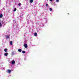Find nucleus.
Wrapping results in <instances>:
<instances>
[{"mask_svg":"<svg viewBox=\"0 0 79 79\" xmlns=\"http://www.w3.org/2000/svg\"><path fill=\"white\" fill-rule=\"evenodd\" d=\"M21 51H22V50H21V49H18V51L19 52H21Z\"/></svg>","mask_w":79,"mask_h":79,"instance_id":"obj_3","label":"nucleus"},{"mask_svg":"<svg viewBox=\"0 0 79 79\" xmlns=\"http://www.w3.org/2000/svg\"><path fill=\"white\" fill-rule=\"evenodd\" d=\"M6 39H8V38H9V36L8 35H6Z\"/></svg>","mask_w":79,"mask_h":79,"instance_id":"obj_11","label":"nucleus"},{"mask_svg":"<svg viewBox=\"0 0 79 79\" xmlns=\"http://www.w3.org/2000/svg\"><path fill=\"white\" fill-rule=\"evenodd\" d=\"M11 71L10 70H7V72H8L9 73H10L11 72Z\"/></svg>","mask_w":79,"mask_h":79,"instance_id":"obj_5","label":"nucleus"},{"mask_svg":"<svg viewBox=\"0 0 79 79\" xmlns=\"http://www.w3.org/2000/svg\"><path fill=\"white\" fill-rule=\"evenodd\" d=\"M48 4H46V6H48Z\"/></svg>","mask_w":79,"mask_h":79,"instance_id":"obj_17","label":"nucleus"},{"mask_svg":"<svg viewBox=\"0 0 79 79\" xmlns=\"http://www.w3.org/2000/svg\"><path fill=\"white\" fill-rule=\"evenodd\" d=\"M24 46L25 48H27V45L26 44H24Z\"/></svg>","mask_w":79,"mask_h":79,"instance_id":"obj_1","label":"nucleus"},{"mask_svg":"<svg viewBox=\"0 0 79 79\" xmlns=\"http://www.w3.org/2000/svg\"><path fill=\"white\" fill-rule=\"evenodd\" d=\"M50 2H52L53 0H49Z\"/></svg>","mask_w":79,"mask_h":79,"instance_id":"obj_19","label":"nucleus"},{"mask_svg":"<svg viewBox=\"0 0 79 79\" xmlns=\"http://www.w3.org/2000/svg\"><path fill=\"white\" fill-rule=\"evenodd\" d=\"M69 13H68V15H69Z\"/></svg>","mask_w":79,"mask_h":79,"instance_id":"obj_20","label":"nucleus"},{"mask_svg":"<svg viewBox=\"0 0 79 79\" xmlns=\"http://www.w3.org/2000/svg\"><path fill=\"white\" fill-rule=\"evenodd\" d=\"M7 49H4V51L5 52H6L7 51Z\"/></svg>","mask_w":79,"mask_h":79,"instance_id":"obj_8","label":"nucleus"},{"mask_svg":"<svg viewBox=\"0 0 79 79\" xmlns=\"http://www.w3.org/2000/svg\"><path fill=\"white\" fill-rule=\"evenodd\" d=\"M16 10V8H15L14 10V11H15Z\"/></svg>","mask_w":79,"mask_h":79,"instance_id":"obj_12","label":"nucleus"},{"mask_svg":"<svg viewBox=\"0 0 79 79\" xmlns=\"http://www.w3.org/2000/svg\"><path fill=\"white\" fill-rule=\"evenodd\" d=\"M19 6H21V3H19Z\"/></svg>","mask_w":79,"mask_h":79,"instance_id":"obj_16","label":"nucleus"},{"mask_svg":"<svg viewBox=\"0 0 79 79\" xmlns=\"http://www.w3.org/2000/svg\"><path fill=\"white\" fill-rule=\"evenodd\" d=\"M11 62L12 64H15V61L14 60H12L11 61Z\"/></svg>","mask_w":79,"mask_h":79,"instance_id":"obj_2","label":"nucleus"},{"mask_svg":"<svg viewBox=\"0 0 79 79\" xmlns=\"http://www.w3.org/2000/svg\"><path fill=\"white\" fill-rule=\"evenodd\" d=\"M22 53H25V51H23L22 52Z\"/></svg>","mask_w":79,"mask_h":79,"instance_id":"obj_15","label":"nucleus"},{"mask_svg":"<svg viewBox=\"0 0 79 79\" xmlns=\"http://www.w3.org/2000/svg\"><path fill=\"white\" fill-rule=\"evenodd\" d=\"M33 2V0H30V3H32Z\"/></svg>","mask_w":79,"mask_h":79,"instance_id":"obj_10","label":"nucleus"},{"mask_svg":"<svg viewBox=\"0 0 79 79\" xmlns=\"http://www.w3.org/2000/svg\"><path fill=\"white\" fill-rule=\"evenodd\" d=\"M5 56H8V53L7 52L6 53L4 54Z\"/></svg>","mask_w":79,"mask_h":79,"instance_id":"obj_4","label":"nucleus"},{"mask_svg":"<svg viewBox=\"0 0 79 79\" xmlns=\"http://www.w3.org/2000/svg\"><path fill=\"white\" fill-rule=\"evenodd\" d=\"M3 17V15L2 14L0 15V18H2Z\"/></svg>","mask_w":79,"mask_h":79,"instance_id":"obj_6","label":"nucleus"},{"mask_svg":"<svg viewBox=\"0 0 79 79\" xmlns=\"http://www.w3.org/2000/svg\"><path fill=\"white\" fill-rule=\"evenodd\" d=\"M2 26V23H0V27Z\"/></svg>","mask_w":79,"mask_h":79,"instance_id":"obj_13","label":"nucleus"},{"mask_svg":"<svg viewBox=\"0 0 79 79\" xmlns=\"http://www.w3.org/2000/svg\"><path fill=\"white\" fill-rule=\"evenodd\" d=\"M56 2H59V0H56Z\"/></svg>","mask_w":79,"mask_h":79,"instance_id":"obj_18","label":"nucleus"},{"mask_svg":"<svg viewBox=\"0 0 79 79\" xmlns=\"http://www.w3.org/2000/svg\"><path fill=\"white\" fill-rule=\"evenodd\" d=\"M34 35L35 36H37V34L36 33H34Z\"/></svg>","mask_w":79,"mask_h":79,"instance_id":"obj_7","label":"nucleus"},{"mask_svg":"<svg viewBox=\"0 0 79 79\" xmlns=\"http://www.w3.org/2000/svg\"><path fill=\"white\" fill-rule=\"evenodd\" d=\"M49 10L50 11H52V9L51 8H50Z\"/></svg>","mask_w":79,"mask_h":79,"instance_id":"obj_14","label":"nucleus"},{"mask_svg":"<svg viewBox=\"0 0 79 79\" xmlns=\"http://www.w3.org/2000/svg\"><path fill=\"white\" fill-rule=\"evenodd\" d=\"M12 44H13V41H10V44L11 45H12Z\"/></svg>","mask_w":79,"mask_h":79,"instance_id":"obj_9","label":"nucleus"}]
</instances>
